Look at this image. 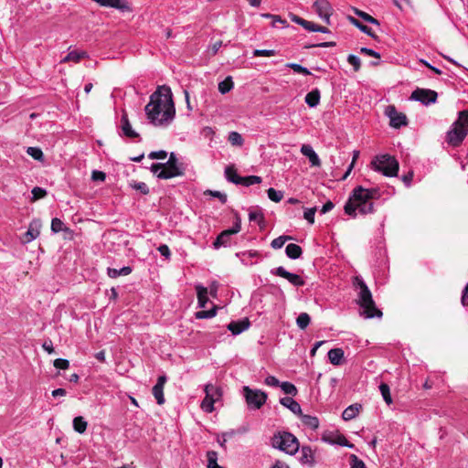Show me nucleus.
Returning a JSON list of instances; mask_svg holds the SVG:
<instances>
[{"mask_svg": "<svg viewBox=\"0 0 468 468\" xmlns=\"http://www.w3.org/2000/svg\"><path fill=\"white\" fill-rule=\"evenodd\" d=\"M149 122L154 126H166L172 122L176 115L173 94L168 86H159L150 96L144 107Z\"/></svg>", "mask_w": 468, "mask_h": 468, "instance_id": "1", "label": "nucleus"}, {"mask_svg": "<svg viewBox=\"0 0 468 468\" xmlns=\"http://www.w3.org/2000/svg\"><path fill=\"white\" fill-rule=\"evenodd\" d=\"M379 197L378 188H365L357 186L352 190L345 204V213L353 218L356 217V210L362 215L373 213L375 211L373 200Z\"/></svg>", "mask_w": 468, "mask_h": 468, "instance_id": "2", "label": "nucleus"}, {"mask_svg": "<svg viewBox=\"0 0 468 468\" xmlns=\"http://www.w3.org/2000/svg\"><path fill=\"white\" fill-rule=\"evenodd\" d=\"M468 133V111L459 112L457 120L453 122L452 128L447 133L446 142L453 146H459Z\"/></svg>", "mask_w": 468, "mask_h": 468, "instance_id": "3", "label": "nucleus"}, {"mask_svg": "<svg viewBox=\"0 0 468 468\" xmlns=\"http://www.w3.org/2000/svg\"><path fill=\"white\" fill-rule=\"evenodd\" d=\"M371 167L385 176H396L399 172V162L389 154L377 155L371 161Z\"/></svg>", "mask_w": 468, "mask_h": 468, "instance_id": "4", "label": "nucleus"}, {"mask_svg": "<svg viewBox=\"0 0 468 468\" xmlns=\"http://www.w3.org/2000/svg\"><path fill=\"white\" fill-rule=\"evenodd\" d=\"M271 444L274 448L288 453L294 454L299 449L297 438L290 432H279L274 434L271 439Z\"/></svg>", "mask_w": 468, "mask_h": 468, "instance_id": "5", "label": "nucleus"}, {"mask_svg": "<svg viewBox=\"0 0 468 468\" xmlns=\"http://www.w3.org/2000/svg\"><path fill=\"white\" fill-rule=\"evenodd\" d=\"M243 395L249 408L259 410L267 400V394L260 389H252L248 386L243 387Z\"/></svg>", "mask_w": 468, "mask_h": 468, "instance_id": "6", "label": "nucleus"}, {"mask_svg": "<svg viewBox=\"0 0 468 468\" xmlns=\"http://www.w3.org/2000/svg\"><path fill=\"white\" fill-rule=\"evenodd\" d=\"M438 93L435 90L429 89L417 88L410 96V99L420 101L421 103L428 105L430 103L436 102Z\"/></svg>", "mask_w": 468, "mask_h": 468, "instance_id": "7", "label": "nucleus"}, {"mask_svg": "<svg viewBox=\"0 0 468 468\" xmlns=\"http://www.w3.org/2000/svg\"><path fill=\"white\" fill-rule=\"evenodd\" d=\"M353 286L359 290L357 293V299L356 300L357 304H360L366 301L369 302L373 298L369 288L360 277L356 276L353 278Z\"/></svg>", "mask_w": 468, "mask_h": 468, "instance_id": "8", "label": "nucleus"}, {"mask_svg": "<svg viewBox=\"0 0 468 468\" xmlns=\"http://www.w3.org/2000/svg\"><path fill=\"white\" fill-rule=\"evenodd\" d=\"M241 225L240 220L238 218L236 223L231 229L223 230L213 242V246L215 249H218L221 246H226L230 239V236L233 234H237L240 231Z\"/></svg>", "mask_w": 468, "mask_h": 468, "instance_id": "9", "label": "nucleus"}, {"mask_svg": "<svg viewBox=\"0 0 468 468\" xmlns=\"http://www.w3.org/2000/svg\"><path fill=\"white\" fill-rule=\"evenodd\" d=\"M313 8L314 12L322 18L324 21L329 25L330 24V16L332 15V6L327 0H316Z\"/></svg>", "mask_w": 468, "mask_h": 468, "instance_id": "10", "label": "nucleus"}, {"mask_svg": "<svg viewBox=\"0 0 468 468\" xmlns=\"http://www.w3.org/2000/svg\"><path fill=\"white\" fill-rule=\"evenodd\" d=\"M386 114L389 117L390 126L400 128L407 125V117L404 113L399 112L394 105H389L386 109Z\"/></svg>", "mask_w": 468, "mask_h": 468, "instance_id": "11", "label": "nucleus"}, {"mask_svg": "<svg viewBox=\"0 0 468 468\" xmlns=\"http://www.w3.org/2000/svg\"><path fill=\"white\" fill-rule=\"evenodd\" d=\"M362 312L360 313V315L364 316L365 318L371 319V318H381L383 315V313L380 309H378L376 305L375 301L373 298L369 302H364L360 304H358Z\"/></svg>", "mask_w": 468, "mask_h": 468, "instance_id": "12", "label": "nucleus"}, {"mask_svg": "<svg viewBox=\"0 0 468 468\" xmlns=\"http://www.w3.org/2000/svg\"><path fill=\"white\" fill-rule=\"evenodd\" d=\"M322 439L323 441L330 444H337L348 448L354 447V444L350 443L345 437V435L340 433L338 431L326 432L323 435Z\"/></svg>", "mask_w": 468, "mask_h": 468, "instance_id": "13", "label": "nucleus"}, {"mask_svg": "<svg viewBox=\"0 0 468 468\" xmlns=\"http://www.w3.org/2000/svg\"><path fill=\"white\" fill-rule=\"evenodd\" d=\"M271 273L276 276H279V277L288 280V282H291L294 286H303L304 285V281L300 275L291 273L282 266L272 270Z\"/></svg>", "mask_w": 468, "mask_h": 468, "instance_id": "14", "label": "nucleus"}, {"mask_svg": "<svg viewBox=\"0 0 468 468\" xmlns=\"http://www.w3.org/2000/svg\"><path fill=\"white\" fill-rule=\"evenodd\" d=\"M165 166L163 170H161L157 174V177L160 179H169L176 176H182L185 175V168L183 166V164H180V165H168L166 164H164Z\"/></svg>", "mask_w": 468, "mask_h": 468, "instance_id": "15", "label": "nucleus"}, {"mask_svg": "<svg viewBox=\"0 0 468 468\" xmlns=\"http://www.w3.org/2000/svg\"><path fill=\"white\" fill-rule=\"evenodd\" d=\"M41 228V220L38 218L33 219L29 224L27 231L22 237V242L28 243L33 239H37L40 234Z\"/></svg>", "mask_w": 468, "mask_h": 468, "instance_id": "16", "label": "nucleus"}, {"mask_svg": "<svg viewBox=\"0 0 468 468\" xmlns=\"http://www.w3.org/2000/svg\"><path fill=\"white\" fill-rule=\"evenodd\" d=\"M166 382V377L165 376H160L157 378L156 384L153 387L152 393L156 399L157 404L163 405L165 401V396H164V387Z\"/></svg>", "mask_w": 468, "mask_h": 468, "instance_id": "17", "label": "nucleus"}, {"mask_svg": "<svg viewBox=\"0 0 468 468\" xmlns=\"http://www.w3.org/2000/svg\"><path fill=\"white\" fill-rule=\"evenodd\" d=\"M250 326V321L249 318H244L239 321H232L230 322L227 328L233 334V335H239L242 332L248 330Z\"/></svg>", "mask_w": 468, "mask_h": 468, "instance_id": "18", "label": "nucleus"}, {"mask_svg": "<svg viewBox=\"0 0 468 468\" xmlns=\"http://www.w3.org/2000/svg\"><path fill=\"white\" fill-rule=\"evenodd\" d=\"M301 153L303 155H305L306 157H308V159L313 166H320L321 165V161H320L318 155L316 154V153L312 148V146H310L308 144H303L301 147Z\"/></svg>", "mask_w": 468, "mask_h": 468, "instance_id": "19", "label": "nucleus"}, {"mask_svg": "<svg viewBox=\"0 0 468 468\" xmlns=\"http://www.w3.org/2000/svg\"><path fill=\"white\" fill-rule=\"evenodd\" d=\"M122 130L125 136L129 138H138L139 133L133 130L127 113L124 112L122 116Z\"/></svg>", "mask_w": 468, "mask_h": 468, "instance_id": "20", "label": "nucleus"}, {"mask_svg": "<svg viewBox=\"0 0 468 468\" xmlns=\"http://www.w3.org/2000/svg\"><path fill=\"white\" fill-rule=\"evenodd\" d=\"M280 403L289 409L296 415H302V409L300 404L291 397H284L280 399Z\"/></svg>", "mask_w": 468, "mask_h": 468, "instance_id": "21", "label": "nucleus"}, {"mask_svg": "<svg viewBox=\"0 0 468 468\" xmlns=\"http://www.w3.org/2000/svg\"><path fill=\"white\" fill-rule=\"evenodd\" d=\"M344 358V351L342 348H333L328 352V359L334 366L342 364Z\"/></svg>", "mask_w": 468, "mask_h": 468, "instance_id": "22", "label": "nucleus"}, {"mask_svg": "<svg viewBox=\"0 0 468 468\" xmlns=\"http://www.w3.org/2000/svg\"><path fill=\"white\" fill-rule=\"evenodd\" d=\"M225 176L228 181L239 185L241 176H239L237 174V169L235 168L234 165H228L225 169Z\"/></svg>", "mask_w": 468, "mask_h": 468, "instance_id": "23", "label": "nucleus"}, {"mask_svg": "<svg viewBox=\"0 0 468 468\" xmlns=\"http://www.w3.org/2000/svg\"><path fill=\"white\" fill-rule=\"evenodd\" d=\"M204 391L207 397L214 399L215 401H218L222 397L221 388L216 387L213 384H207Z\"/></svg>", "mask_w": 468, "mask_h": 468, "instance_id": "24", "label": "nucleus"}, {"mask_svg": "<svg viewBox=\"0 0 468 468\" xmlns=\"http://www.w3.org/2000/svg\"><path fill=\"white\" fill-rule=\"evenodd\" d=\"M320 98V90L318 89H314L306 94L305 102L309 107H315L319 104Z\"/></svg>", "mask_w": 468, "mask_h": 468, "instance_id": "25", "label": "nucleus"}, {"mask_svg": "<svg viewBox=\"0 0 468 468\" xmlns=\"http://www.w3.org/2000/svg\"><path fill=\"white\" fill-rule=\"evenodd\" d=\"M88 54L85 51H70L62 60L61 63L74 62L79 63L81 58H87Z\"/></svg>", "mask_w": 468, "mask_h": 468, "instance_id": "26", "label": "nucleus"}, {"mask_svg": "<svg viewBox=\"0 0 468 468\" xmlns=\"http://www.w3.org/2000/svg\"><path fill=\"white\" fill-rule=\"evenodd\" d=\"M286 255L292 260L299 259L303 253L302 248L294 243H290L285 249Z\"/></svg>", "mask_w": 468, "mask_h": 468, "instance_id": "27", "label": "nucleus"}, {"mask_svg": "<svg viewBox=\"0 0 468 468\" xmlns=\"http://www.w3.org/2000/svg\"><path fill=\"white\" fill-rule=\"evenodd\" d=\"M197 294V301L200 307L204 308L208 302V289L202 286V285H197L196 286Z\"/></svg>", "mask_w": 468, "mask_h": 468, "instance_id": "28", "label": "nucleus"}, {"mask_svg": "<svg viewBox=\"0 0 468 468\" xmlns=\"http://www.w3.org/2000/svg\"><path fill=\"white\" fill-rule=\"evenodd\" d=\"M349 21L352 25H354L356 27L359 28L363 33L367 34V36L371 37L372 38L376 39L378 37L377 35L372 31L370 27L361 23L358 19L349 16Z\"/></svg>", "mask_w": 468, "mask_h": 468, "instance_id": "29", "label": "nucleus"}, {"mask_svg": "<svg viewBox=\"0 0 468 468\" xmlns=\"http://www.w3.org/2000/svg\"><path fill=\"white\" fill-rule=\"evenodd\" d=\"M360 407L361 406H359L357 404L350 405L343 411L342 418L345 420H350L354 419L359 412Z\"/></svg>", "mask_w": 468, "mask_h": 468, "instance_id": "30", "label": "nucleus"}, {"mask_svg": "<svg viewBox=\"0 0 468 468\" xmlns=\"http://www.w3.org/2000/svg\"><path fill=\"white\" fill-rule=\"evenodd\" d=\"M303 27L311 32H321V33H329L330 30L326 27L316 25L313 22L304 20Z\"/></svg>", "mask_w": 468, "mask_h": 468, "instance_id": "31", "label": "nucleus"}, {"mask_svg": "<svg viewBox=\"0 0 468 468\" xmlns=\"http://www.w3.org/2000/svg\"><path fill=\"white\" fill-rule=\"evenodd\" d=\"M302 418V421L304 425L312 428L313 430H315L319 426V420L317 417L311 416V415H305L303 414L300 415Z\"/></svg>", "mask_w": 468, "mask_h": 468, "instance_id": "32", "label": "nucleus"}, {"mask_svg": "<svg viewBox=\"0 0 468 468\" xmlns=\"http://www.w3.org/2000/svg\"><path fill=\"white\" fill-rule=\"evenodd\" d=\"M234 87V82L230 76L227 77L224 80L218 83V90L222 94L230 91Z\"/></svg>", "mask_w": 468, "mask_h": 468, "instance_id": "33", "label": "nucleus"}, {"mask_svg": "<svg viewBox=\"0 0 468 468\" xmlns=\"http://www.w3.org/2000/svg\"><path fill=\"white\" fill-rule=\"evenodd\" d=\"M111 7L119 9L122 12H132V7L126 0H110Z\"/></svg>", "mask_w": 468, "mask_h": 468, "instance_id": "34", "label": "nucleus"}, {"mask_svg": "<svg viewBox=\"0 0 468 468\" xmlns=\"http://www.w3.org/2000/svg\"><path fill=\"white\" fill-rule=\"evenodd\" d=\"M132 272V268L125 266L120 270L114 268H108V275L111 278H117L120 275L126 276Z\"/></svg>", "mask_w": 468, "mask_h": 468, "instance_id": "35", "label": "nucleus"}, {"mask_svg": "<svg viewBox=\"0 0 468 468\" xmlns=\"http://www.w3.org/2000/svg\"><path fill=\"white\" fill-rule=\"evenodd\" d=\"M87 421H85L84 418L81 416L75 417L73 419V428L75 431L79 433H83L87 430Z\"/></svg>", "mask_w": 468, "mask_h": 468, "instance_id": "36", "label": "nucleus"}, {"mask_svg": "<svg viewBox=\"0 0 468 468\" xmlns=\"http://www.w3.org/2000/svg\"><path fill=\"white\" fill-rule=\"evenodd\" d=\"M354 13L358 16L359 17H361L363 20H365L366 22H368L370 24H374V25H377V26H379V22L378 19H376L375 17H373L372 16H370L369 14L364 12V11H361L357 8H354Z\"/></svg>", "mask_w": 468, "mask_h": 468, "instance_id": "37", "label": "nucleus"}, {"mask_svg": "<svg viewBox=\"0 0 468 468\" xmlns=\"http://www.w3.org/2000/svg\"><path fill=\"white\" fill-rule=\"evenodd\" d=\"M207 468H224L218 463V453L214 451H209L207 453Z\"/></svg>", "mask_w": 468, "mask_h": 468, "instance_id": "38", "label": "nucleus"}, {"mask_svg": "<svg viewBox=\"0 0 468 468\" xmlns=\"http://www.w3.org/2000/svg\"><path fill=\"white\" fill-rule=\"evenodd\" d=\"M311 318L307 313H301L296 319L298 327L302 330L305 329L310 324Z\"/></svg>", "mask_w": 468, "mask_h": 468, "instance_id": "39", "label": "nucleus"}, {"mask_svg": "<svg viewBox=\"0 0 468 468\" xmlns=\"http://www.w3.org/2000/svg\"><path fill=\"white\" fill-rule=\"evenodd\" d=\"M27 154L28 155H30L33 159L37 160V161H43V159H44L43 152L38 147H32V146L28 147L27 149Z\"/></svg>", "mask_w": 468, "mask_h": 468, "instance_id": "40", "label": "nucleus"}, {"mask_svg": "<svg viewBox=\"0 0 468 468\" xmlns=\"http://www.w3.org/2000/svg\"><path fill=\"white\" fill-rule=\"evenodd\" d=\"M379 390L381 395L388 405L392 403V399L390 395L389 386L386 383H381L379 386Z\"/></svg>", "mask_w": 468, "mask_h": 468, "instance_id": "41", "label": "nucleus"}, {"mask_svg": "<svg viewBox=\"0 0 468 468\" xmlns=\"http://www.w3.org/2000/svg\"><path fill=\"white\" fill-rule=\"evenodd\" d=\"M261 182V177L258 176H241L240 184L245 186H250L254 184H260Z\"/></svg>", "mask_w": 468, "mask_h": 468, "instance_id": "42", "label": "nucleus"}, {"mask_svg": "<svg viewBox=\"0 0 468 468\" xmlns=\"http://www.w3.org/2000/svg\"><path fill=\"white\" fill-rule=\"evenodd\" d=\"M280 387L282 390L287 395L294 397L298 393L296 387L292 383L282 382L281 383Z\"/></svg>", "mask_w": 468, "mask_h": 468, "instance_id": "43", "label": "nucleus"}, {"mask_svg": "<svg viewBox=\"0 0 468 468\" xmlns=\"http://www.w3.org/2000/svg\"><path fill=\"white\" fill-rule=\"evenodd\" d=\"M215 402L216 401L214 400V399H211L210 397H207V395H206L201 402V409L204 411L210 413L214 410Z\"/></svg>", "mask_w": 468, "mask_h": 468, "instance_id": "44", "label": "nucleus"}, {"mask_svg": "<svg viewBox=\"0 0 468 468\" xmlns=\"http://www.w3.org/2000/svg\"><path fill=\"white\" fill-rule=\"evenodd\" d=\"M301 459L303 463H313L314 462L313 451H312L311 447L303 446Z\"/></svg>", "mask_w": 468, "mask_h": 468, "instance_id": "45", "label": "nucleus"}, {"mask_svg": "<svg viewBox=\"0 0 468 468\" xmlns=\"http://www.w3.org/2000/svg\"><path fill=\"white\" fill-rule=\"evenodd\" d=\"M217 314V306H214L212 309L207 311H198L196 313L197 319H207L214 317Z\"/></svg>", "mask_w": 468, "mask_h": 468, "instance_id": "46", "label": "nucleus"}, {"mask_svg": "<svg viewBox=\"0 0 468 468\" xmlns=\"http://www.w3.org/2000/svg\"><path fill=\"white\" fill-rule=\"evenodd\" d=\"M229 142L232 145L241 146L243 144V138L238 132H231L229 134Z\"/></svg>", "mask_w": 468, "mask_h": 468, "instance_id": "47", "label": "nucleus"}, {"mask_svg": "<svg viewBox=\"0 0 468 468\" xmlns=\"http://www.w3.org/2000/svg\"><path fill=\"white\" fill-rule=\"evenodd\" d=\"M31 192H32V197L30 200L31 202H36L37 200L45 197L48 194L45 189L38 187V186H35Z\"/></svg>", "mask_w": 468, "mask_h": 468, "instance_id": "48", "label": "nucleus"}, {"mask_svg": "<svg viewBox=\"0 0 468 468\" xmlns=\"http://www.w3.org/2000/svg\"><path fill=\"white\" fill-rule=\"evenodd\" d=\"M267 193H268L269 198L275 203L280 202L283 197L282 192L277 191L271 187L267 190Z\"/></svg>", "mask_w": 468, "mask_h": 468, "instance_id": "49", "label": "nucleus"}, {"mask_svg": "<svg viewBox=\"0 0 468 468\" xmlns=\"http://www.w3.org/2000/svg\"><path fill=\"white\" fill-rule=\"evenodd\" d=\"M288 239H292V237L291 236H280V237L274 239L271 241V245L273 249L278 250V249H281Z\"/></svg>", "mask_w": 468, "mask_h": 468, "instance_id": "50", "label": "nucleus"}, {"mask_svg": "<svg viewBox=\"0 0 468 468\" xmlns=\"http://www.w3.org/2000/svg\"><path fill=\"white\" fill-rule=\"evenodd\" d=\"M350 468H367L365 463L360 460L356 454L349 456Z\"/></svg>", "mask_w": 468, "mask_h": 468, "instance_id": "51", "label": "nucleus"}, {"mask_svg": "<svg viewBox=\"0 0 468 468\" xmlns=\"http://www.w3.org/2000/svg\"><path fill=\"white\" fill-rule=\"evenodd\" d=\"M64 223L58 218H55L51 221V230L55 233H58L61 230H69L68 228H63Z\"/></svg>", "mask_w": 468, "mask_h": 468, "instance_id": "52", "label": "nucleus"}, {"mask_svg": "<svg viewBox=\"0 0 468 468\" xmlns=\"http://www.w3.org/2000/svg\"><path fill=\"white\" fill-rule=\"evenodd\" d=\"M204 195H206V196H207V195H208V196H211V197H217V198H218V199H219V201H220L222 204H225V203L227 202V199H228V198H227V195H226V194H223V193H221V192H219V191H215V190H209V189H207V190H206V191L204 192Z\"/></svg>", "mask_w": 468, "mask_h": 468, "instance_id": "53", "label": "nucleus"}, {"mask_svg": "<svg viewBox=\"0 0 468 468\" xmlns=\"http://www.w3.org/2000/svg\"><path fill=\"white\" fill-rule=\"evenodd\" d=\"M264 216L263 212L260 208L250 209L249 213L250 221H262V217Z\"/></svg>", "mask_w": 468, "mask_h": 468, "instance_id": "54", "label": "nucleus"}, {"mask_svg": "<svg viewBox=\"0 0 468 468\" xmlns=\"http://www.w3.org/2000/svg\"><path fill=\"white\" fill-rule=\"evenodd\" d=\"M286 67L292 69L296 73H301V74H304V75L311 74V72L308 70V69H306L299 64H296V63H288L286 65Z\"/></svg>", "mask_w": 468, "mask_h": 468, "instance_id": "55", "label": "nucleus"}, {"mask_svg": "<svg viewBox=\"0 0 468 468\" xmlns=\"http://www.w3.org/2000/svg\"><path fill=\"white\" fill-rule=\"evenodd\" d=\"M347 61L349 64H351L354 68V70L356 72L359 71L360 70V68H361V61H360V58L355 55H349L347 57Z\"/></svg>", "mask_w": 468, "mask_h": 468, "instance_id": "56", "label": "nucleus"}, {"mask_svg": "<svg viewBox=\"0 0 468 468\" xmlns=\"http://www.w3.org/2000/svg\"><path fill=\"white\" fill-rule=\"evenodd\" d=\"M317 208L314 207H311V208H307L304 213H303V218L310 223V224H314V215H315V212H316Z\"/></svg>", "mask_w": 468, "mask_h": 468, "instance_id": "57", "label": "nucleus"}, {"mask_svg": "<svg viewBox=\"0 0 468 468\" xmlns=\"http://www.w3.org/2000/svg\"><path fill=\"white\" fill-rule=\"evenodd\" d=\"M53 365L58 369H68L69 367V361L64 358H57L54 360Z\"/></svg>", "mask_w": 468, "mask_h": 468, "instance_id": "58", "label": "nucleus"}, {"mask_svg": "<svg viewBox=\"0 0 468 468\" xmlns=\"http://www.w3.org/2000/svg\"><path fill=\"white\" fill-rule=\"evenodd\" d=\"M276 54L273 49H255L253 51L254 57H271Z\"/></svg>", "mask_w": 468, "mask_h": 468, "instance_id": "59", "label": "nucleus"}, {"mask_svg": "<svg viewBox=\"0 0 468 468\" xmlns=\"http://www.w3.org/2000/svg\"><path fill=\"white\" fill-rule=\"evenodd\" d=\"M222 47V41L221 40H218V41H216L214 44H212V46L208 48L207 50V53L210 57H213L215 56L218 49Z\"/></svg>", "mask_w": 468, "mask_h": 468, "instance_id": "60", "label": "nucleus"}, {"mask_svg": "<svg viewBox=\"0 0 468 468\" xmlns=\"http://www.w3.org/2000/svg\"><path fill=\"white\" fill-rule=\"evenodd\" d=\"M133 187L139 190L144 195H147L149 193V187L144 182L134 183Z\"/></svg>", "mask_w": 468, "mask_h": 468, "instance_id": "61", "label": "nucleus"}, {"mask_svg": "<svg viewBox=\"0 0 468 468\" xmlns=\"http://www.w3.org/2000/svg\"><path fill=\"white\" fill-rule=\"evenodd\" d=\"M167 156V153L164 150L151 152L148 155L150 159H165Z\"/></svg>", "mask_w": 468, "mask_h": 468, "instance_id": "62", "label": "nucleus"}, {"mask_svg": "<svg viewBox=\"0 0 468 468\" xmlns=\"http://www.w3.org/2000/svg\"><path fill=\"white\" fill-rule=\"evenodd\" d=\"M360 53L362 54H366L367 56H370V57H374L376 58L377 59H379L380 58V55L379 53L376 52L375 50L371 49V48H360Z\"/></svg>", "mask_w": 468, "mask_h": 468, "instance_id": "63", "label": "nucleus"}, {"mask_svg": "<svg viewBox=\"0 0 468 468\" xmlns=\"http://www.w3.org/2000/svg\"><path fill=\"white\" fill-rule=\"evenodd\" d=\"M106 175L104 172L95 170L91 174V179L93 181H104Z\"/></svg>", "mask_w": 468, "mask_h": 468, "instance_id": "64", "label": "nucleus"}]
</instances>
